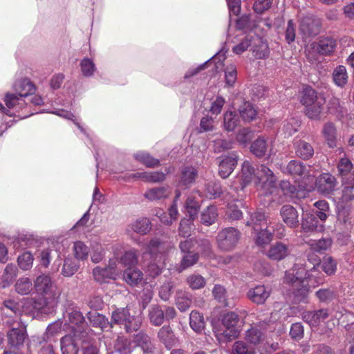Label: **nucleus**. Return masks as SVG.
Wrapping results in <instances>:
<instances>
[{
  "instance_id": "nucleus-29",
  "label": "nucleus",
  "mask_w": 354,
  "mask_h": 354,
  "mask_svg": "<svg viewBox=\"0 0 354 354\" xmlns=\"http://www.w3.org/2000/svg\"><path fill=\"white\" fill-rule=\"evenodd\" d=\"M239 113L236 111L227 112L224 115V126L227 131H234L240 123V117L243 115V111L240 109Z\"/></svg>"
},
{
  "instance_id": "nucleus-22",
  "label": "nucleus",
  "mask_w": 354,
  "mask_h": 354,
  "mask_svg": "<svg viewBox=\"0 0 354 354\" xmlns=\"http://www.w3.org/2000/svg\"><path fill=\"white\" fill-rule=\"evenodd\" d=\"M123 279L129 286H136L142 283L143 273L137 268L129 267L124 272Z\"/></svg>"
},
{
  "instance_id": "nucleus-51",
  "label": "nucleus",
  "mask_w": 354,
  "mask_h": 354,
  "mask_svg": "<svg viewBox=\"0 0 354 354\" xmlns=\"http://www.w3.org/2000/svg\"><path fill=\"white\" fill-rule=\"evenodd\" d=\"M267 219L264 214L255 212L250 215V220L247 221V225L252 224V227L255 231H259L260 228L267 225Z\"/></svg>"
},
{
  "instance_id": "nucleus-46",
  "label": "nucleus",
  "mask_w": 354,
  "mask_h": 354,
  "mask_svg": "<svg viewBox=\"0 0 354 354\" xmlns=\"http://www.w3.org/2000/svg\"><path fill=\"white\" fill-rule=\"evenodd\" d=\"M333 79L335 84L339 86L343 87L348 81V74L346 69L344 66H338L333 72Z\"/></svg>"
},
{
  "instance_id": "nucleus-32",
  "label": "nucleus",
  "mask_w": 354,
  "mask_h": 354,
  "mask_svg": "<svg viewBox=\"0 0 354 354\" xmlns=\"http://www.w3.org/2000/svg\"><path fill=\"white\" fill-rule=\"evenodd\" d=\"M15 90L18 96L23 97L34 93L35 87L29 80L24 79L15 84Z\"/></svg>"
},
{
  "instance_id": "nucleus-10",
  "label": "nucleus",
  "mask_w": 354,
  "mask_h": 354,
  "mask_svg": "<svg viewBox=\"0 0 354 354\" xmlns=\"http://www.w3.org/2000/svg\"><path fill=\"white\" fill-rule=\"evenodd\" d=\"M169 248V243L162 241L158 238L151 239L145 245L146 253H148L154 261L160 259V257H165V254Z\"/></svg>"
},
{
  "instance_id": "nucleus-27",
  "label": "nucleus",
  "mask_w": 354,
  "mask_h": 354,
  "mask_svg": "<svg viewBox=\"0 0 354 354\" xmlns=\"http://www.w3.org/2000/svg\"><path fill=\"white\" fill-rule=\"evenodd\" d=\"M171 194L169 186L154 187L147 190L144 196L149 201H156L167 198Z\"/></svg>"
},
{
  "instance_id": "nucleus-13",
  "label": "nucleus",
  "mask_w": 354,
  "mask_h": 354,
  "mask_svg": "<svg viewBox=\"0 0 354 354\" xmlns=\"http://www.w3.org/2000/svg\"><path fill=\"white\" fill-rule=\"evenodd\" d=\"M30 301L33 308L41 313H50L57 304V297L42 296L41 298H34Z\"/></svg>"
},
{
  "instance_id": "nucleus-30",
  "label": "nucleus",
  "mask_w": 354,
  "mask_h": 354,
  "mask_svg": "<svg viewBox=\"0 0 354 354\" xmlns=\"http://www.w3.org/2000/svg\"><path fill=\"white\" fill-rule=\"evenodd\" d=\"M205 194L209 199L218 198L223 194V189L220 182L211 180L205 185Z\"/></svg>"
},
{
  "instance_id": "nucleus-36",
  "label": "nucleus",
  "mask_w": 354,
  "mask_h": 354,
  "mask_svg": "<svg viewBox=\"0 0 354 354\" xmlns=\"http://www.w3.org/2000/svg\"><path fill=\"white\" fill-rule=\"evenodd\" d=\"M133 157L148 168H155L160 165V160L153 158L147 152H138L133 155Z\"/></svg>"
},
{
  "instance_id": "nucleus-41",
  "label": "nucleus",
  "mask_w": 354,
  "mask_h": 354,
  "mask_svg": "<svg viewBox=\"0 0 354 354\" xmlns=\"http://www.w3.org/2000/svg\"><path fill=\"white\" fill-rule=\"evenodd\" d=\"M113 347L115 351L120 354H130L133 351L131 341L124 337H118Z\"/></svg>"
},
{
  "instance_id": "nucleus-12",
  "label": "nucleus",
  "mask_w": 354,
  "mask_h": 354,
  "mask_svg": "<svg viewBox=\"0 0 354 354\" xmlns=\"http://www.w3.org/2000/svg\"><path fill=\"white\" fill-rule=\"evenodd\" d=\"M261 173L259 182L261 183V187L265 190V194L272 193V189L277 186V178L273 172L266 166L261 165L259 171Z\"/></svg>"
},
{
  "instance_id": "nucleus-23",
  "label": "nucleus",
  "mask_w": 354,
  "mask_h": 354,
  "mask_svg": "<svg viewBox=\"0 0 354 354\" xmlns=\"http://www.w3.org/2000/svg\"><path fill=\"white\" fill-rule=\"evenodd\" d=\"M175 298L176 305L180 312H185L191 307L193 298L191 293L178 290L176 291Z\"/></svg>"
},
{
  "instance_id": "nucleus-1",
  "label": "nucleus",
  "mask_w": 354,
  "mask_h": 354,
  "mask_svg": "<svg viewBox=\"0 0 354 354\" xmlns=\"http://www.w3.org/2000/svg\"><path fill=\"white\" fill-rule=\"evenodd\" d=\"M3 326L6 328V337L8 346L21 348L28 338L26 325L21 319L6 318L3 319Z\"/></svg>"
},
{
  "instance_id": "nucleus-50",
  "label": "nucleus",
  "mask_w": 354,
  "mask_h": 354,
  "mask_svg": "<svg viewBox=\"0 0 354 354\" xmlns=\"http://www.w3.org/2000/svg\"><path fill=\"white\" fill-rule=\"evenodd\" d=\"M268 145L266 141L263 138H258L255 140L250 146V151L257 157L261 158L266 155L267 151Z\"/></svg>"
},
{
  "instance_id": "nucleus-40",
  "label": "nucleus",
  "mask_w": 354,
  "mask_h": 354,
  "mask_svg": "<svg viewBox=\"0 0 354 354\" xmlns=\"http://www.w3.org/2000/svg\"><path fill=\"white\" fill-rule=\"evenodd\" d=\"M186 209V216H189V219L194 221L197 216L200 209L198 202L193 197L189 196L185 203Z\"/></svg>"
},
{
  "instance_id": "nucleus-15",
  "label": "nucleus",
  "mask_w": 354,
  "mask_h": 354,
  "mask_svg": "<svg viewBox=\"0 0 354 354\" xmlns=\"http://www.w3.org/2000/svg\"><path fill=\"white\" fill-rule=\"evenodd\" d=\"M336 178L330 174H323L316 180L318 192L324 194H330L335 190Z\"/></svg>"
},
{
  "instance_id": "nucleus-34",
  "label": "nucleus",
  "mask_w": 354,
  "mask_h": 354,
  "mask_svg": "<svg viewBox=\"0 0 354 354\" xmlns=\"http://www.w3.org/2000/svg\"><path fill=\"white\" fill-rule=\"evenodd\" d=\"M60 344L62 354H78V346L71 335H65L61 338Z\"/></svg>"
},
{
  "instance_id": "nucleus-37",
  "label": "nucleus",
  "mask_w": 354,
  "mask_h": 354,
  "mask_svg": "<svg viewBox=\"0 0 354 354\" xmlns=\"http://www.w3.org/2000/svg\"><path fill=\"white\" fill-rule=\"evenodd\" d=\"M189 325L195 332L201 333L205 326L203 315L196 310H192L189 315Z\"/></svg>"
},
{
  "instance_id": "nucleus-44",
  "label": "nucleus",
  "mask_w": 354,
  "mask_h": 354,
  "mask_svg": "<svg viewBox=\"0 0 354 354\" xmlns=\"http://www.w3.org/2000/svg\"><path fill=\"white\" fill-rule=\"evenodd\" d=\"M129 315V309L127 308H117L113 311L110 322L111 323V328L113 327V324L123 325Z\"/></svg>"
},
{
  "instance_id": "nucleus-14",
  "label": "nucleus",
  "mask_w": 354,
  "mask_h": 354,
  "mask_svg": "<svg viewBox=\"0 0 354 354\" xmlns=\"http://www.w3.org/2000/svg\"><path fill=\"white\" fill-rule=\"evenodd\" d=\"M280 215L283 221L291 228H296L299 225V213L290 205H284L280 209Z\"/></svg>"
},
{
  "instance_id": "nucleus-33",
  "label": "nucleus",
  "mask_w": 354,
  "mask_h": 354,
  "mask_svg": "<svg viewBox=\"0 0 354 354\" xmlns=\"http://www.w3.org/2000/svg\"><path fill=\"white\" fill-rule=\"evenodd\" d=\"M308 288L303 283L294 286L291 293L292 301L295 304L308 302Z\"/></svg>"
},
{
  "instance_id": "nucleus-61",
  "label": "nucleus",
  "mask_w": 354,
  "mask_h": 354,
  "mask_svg": "<svg viewBox=\"0 0 354 354\" xmlns=\"http://www.w3.org/2000/svg\"><path fill=\"white\" fill-rule=\"evenodd\" d=\"M138 262V254L135 250L126 251L120 257V263L124 266L131 267Z\"/></svg>"
},
{
  "instance_id": "nucleus-3",
  "label": "nucleus",
  "mask_w": 354,
  "mask_h": 354,
  "mask_svg": "<svg viewBox=\"0 0 354 354\" xmlns=\"http://www.w3.org/2000/svg\"><path fill=\"white\" fill-rule=\"evenodd\" d=\"M68 322L71 324V332L77 338H82L88 335V326L82 313L77 308L67 310Z\"/></svg>"
},
{
  "instance_id": "nucleus-20",
  "label": "nucleus",
  "mask_w": 354,
  "mask_h": 354,
  "mask_svg": "<svg viewBox=\"0 0 354 354\" xmlns=\"http://www.w3.org/2000/svg\"><path fill=\"white\" fill-rule=\"evenodd\" d=\"M322 133L329 147L335 148L337 147V131L334 123L331 122L325 123L323 126Z\"/></svg>"
},
{
  "instance_id": "nucleus-4",
  "label": "nucleus",
  "mask_w": 354,
  "mask_h": 354,
  "mask_svg": "<svg viewBox=\"0 0 354 354\" xmlns=\"http://www.w3.org/2000/svg\"><path fill=\"white\" fill-rule=\"evenodd\" d=\"M241 238V232L234 227H227L221 230L216 236L218 248L225 252L235 248Z\"/></svg>"
},
{
  "instance_id": "nucleus-62",
  "label": "nucleus",
  "mask_w": 354,
  "mask_h": 354,
  "mask_svg": "<svg viewBox=\"0 0 354 354\" xmlns=\"http://www.w3.org/2000/svg\"><path fill=\"white\" fill-rule=\"evenodd\" d=\"M34 258L29 252H26L17 258V263L19 267L23 270H29L33 263Z\"/></svg>"
},
{
  "instance_id": "nucleus-42",
  "label": "nucleus",
  "mask_w": 354,
  "mask_h": 354,
  "mask_svg": "<svg viewBox=\"0 0 354 354\" xmlns=\"http://www.w3.org/2000/svg\"><path fill=\"white\" fill-rule=\"evenodd\" d=\"M93 276L95 281L98 283H104L106 279H115L116 277L106 267L100 268L95 267L93 270Z\"/></svg>"
},
{
  "instance_id": "nucleus-24",
  "label": "nucleus",
  "mask_w": 354,
  "mask_h": 354,
  "mask_svg": "<svg viewBox=\"0 0 354 354\" xmlns=\"http://www.w3.org/2000/svg\"><path fill=\"white\" fill-rule=\"evenodd\" d=\"M236 164L237 160L235 156L223 158L219 163L218 174L220 176L223 178H227Z\"/></svg>"
},
{
  "instance_id": "nucleus-18",
  "label": "nucleus",
  "mask_w": 354,
  "mask_h": 354,
  "mask_svg": "<svg viewBox=\"0 0 354 354\" xmlns=\"http://www.w3.org/2000/svg\"><path fill=\"white\" fill-rule=\"evenodd\" d=\"M308 257H317V256L312 253L309 254ZM315 263L314 264L313 268H315V266H320L322 270L329 276L335 273L337 270V261L331 256L326 255L323 257L322 261L319 258H315Z\"/></svg>"
},
{
  "instance_id": "nucleus-6",
  "label": "nucleus",
  "mask_w": 354,
  "mask_h": 354,
  "mask_svg": "<svg viewBox=\"0 0 354 354\" xmlns=\"http://www.w3.org/2000/svg\"><path fill=\"white\" fill-rule=\"evenodd\" d=\"M25 304H20L18 301L13 299H6L1 304L0 311L3 315V319L6 318H15L17 317V320L21 319V316L24 314H28L25 310Z\"/></svg>"
},
{
  "instance_id": "nucleus-8",
  "label": "nucleus",
  "mask_w": 354,
  "mask_h": 354,
  "mask_svg": "<svg viewBox=\"0 0 354 354\" xmlns=\"http://www.w3.org/2000/svg\"><path fill=\"white\" fill-rule=\"evenodd\" d=\"M283 173L293 176H299L308 180H313L314 176L310 174V166L298 160H290L281 168Z\"/></svg>"
},
{
  "instance_id": "nucleus-7",
  "label": "nucleus",
  "mask_w": 354,
  "mask_h": 354,
  "mask_svg": "<svg viewBox=\"0 0 354 354\" xmlns=\"http://www.w3.org/2000/svg\"><path fill=\"white\" fill-rule=\"evenodd\" d=\"M321 28V19L314 15H306L300 20L299 31L304 37L316 36L320 32Z\"/></svg>"
},
{
  "instance_id": "nucleus-55",
  "label": "nucleus",
  "mask_w": 354,
  "mask_h": 354,
  "mask_svg": "<svg viewBox=\"0 0 354 354\" xmlns=\"http://www.w3.org/2000/svg\"><path fill=\"white\" fill-rule=\"evenodd\" d=\"M315 296L322 303H330L335 299L336 294L331 288H320L315 292Z\"/></svg>"
},
{
  "instance_id": "nucleus-58",
  "label": "nucleus",
  "mask_w": 354,
  "mask_h": 354,
  "mask_svg": "<svg viewBox=\"0 0 354 354\" xmlns=\"http://www.w3.org/2000/svg\"><path fill=\"white\" fill-rule=\"evenodd\" d=\"M159 339L164 343L166 346L171 345L174 340V332L169 325L163 326L158 333Z\"/></svg>"
},
{
  "instance_id": "nucleus-45",
  "label": "nucleus",
  "mask_w": 354,
  "mask_h": 354,
  "mask_svg": "<svg viewBox=\"0 0 354 354\" xmlns=\"http://www.w3.org/2000/svg\"><path fill=\"white\" fill-rule=\"evenodd\" d=\"M318 226V220L314 214H304L301 221V227L306 232H313L317 229Z\"/></svg>"
},
{
  "instance_id": "nucleus-56",
  "label": "nucleus",
  "mask_w": 354,
  "mask_h": 354,
  "mask_svg": "<svg viewBox=\"0 0 354 354\" xmlns=\"http://www.w3.org/2000/svg\"><path fill=\"white\" fill-rule=\"evenodd\" d=\"M212 294L214 299L223 307H230L226 297V290L223 286L221 285H215L213 288Z\"/></svg>"
},
{
  "instance_id": "nucleus-28",
  "label": "nucleus",
  "mask_w": 354,
  "mask_h": 354,
  "mask_svg": "<svg viewBox=\"0 0 354 354\" xmlns=\"http://www.w3.org/2000/svg\"><path fill=\"white\" fill-rule=\"evenodd\" d=\"M62 322L59 319L49 324L43 336V339L46 342H55V337L62 333Z\"/></svg>"
},
{
  "instance_id": "nucleus-21",
  "label": "nucleus",
  "mask_w": 354,
  "mask_h": 354,
  "mask_svg": "<svg viewBox=\"0 0 354 354\" xmlns=\"http://www.w3.org/2000/svg\"><path fill=\"white\" fill-rule=\"evenodd\" d=\"M294 147L297 156L302 160H308L314 155V148L305 140H299L295 142Z\"/></svg>"
},
{
  "instance_id": "nucleus-63",
  "label": "nucleus",
  "mask_w": 354,
  "mask_h": 354,
  "mask_svg": "<svg viewBox=\"0 0 354 354\" xmlns=\"http://www.w3.org/2000/svg\"><path fill=\"white\" fill-rule=\"evenodd\" d=\"M79 265L77 262L71 259H66L62 270V274L66 277H71L78 270Z\"/></svg>"
},
{
  "instance_id": "nucleus-26",
  "label": "nucleus",
  "mask_w": 354,
  "mask_h": 354,
  "mask_svg": "<svg viewBox=\"0 0 354 354\" xmlns=\"http://www.w3.org/2000/svg\"><path fill=\"white\" fill-rule=\"evenodd\" d=\"M198 176V170L192 166H186L181 170L180 184L185 187H189L195 182Z\"/></svg>"
},
{
  "instance_id": "nucleus-59",
  "label": "nucleus",
  "mask_w": 354,
  "mask_h": 354,
  "mask_svg": "<svg viewBox=\"0 0 354 354\" xmlns=\"http://www.w3.org/2000/svg\"><path fill=\"white\" fill-rule=\"evenodd\" d=\"M186 282L192 290H198L205 287L206 281L200 274H193L187 277Z\"/></svg>"
},
{
  "instance_id": "nucleus-19",
  "label": "nucleus",
  "mask_w": 354,
  "mask_h": 354,
  "mask_svg": "<svg viewBox=\"0 0 354 354\" xmlns=\"http://www.w3.org/2000/svg\"><path fill=\"white\" fill-rule=\"evenodd\" d=\"M329 316L328 310L322 308L318 310L307 311L303 313L302 319L311 326H317Z\"/></svg>"
},
{
  "instance_id": "nucleus-5",
  "label": "nucleus",
  "mask_w": 354,
  "mask_h": 354,
  "mask_svg": "<svg viewBox=\"0 0 354 354\" xmlns=\"http://www.w3.org/2000/svg\"><path fill=\"white\" fill-rule=\"evenodd\" d=\"M33 288L37 293L42 296L57 297L56 284L49 274H41L39 275L34 280Z\"/></svg>"
},
{
  "instance_id": "nucleus-57",
  "label": "nucleus",
  "mask_w": 354,
  "mask_h": 354,
  "mask_svg": "<svg viewBox=\"0 0 354 354\" xmlns=\"http://www.w3.org/2000/svg\"><path fill=\"white\" fill-rule=\"evenodd\" d=\"M265 227V228H260L259 231H257L258 233L256 239V243L259 246H264L272 240V232L268 229L267 225Z\"/></svg>"
},
{
  "instance_id": "nucleus-47",
  "label": "nucleus",
  "mask_w": 354,
  "mask_h": 354,
  "mask_svg": "<svg viewBox=\"0 0 354 354\" xmlns=\"http://www.w3.org/2000/svg\"><path fill=\"white\" fill-rule=\"evenodd\" d=\"M319 100H322V99L318 98L316 91L312 87L306 86L304 88L300 100L304 106L312 105Z\"/></svg>"
},
{
  "instance_id": "nucleus-16",
  "label": "nucleus",
  "mask_w": 354,
  "mask_h": 354,
  "mask_svg": "<svg viewBox=\"0 0 354 354\" xmlns=\"http://www.w3.org/2000/svg\"><path fill=\"white\" fill-rule=\"evenodd\" d=\"M290 253V250L288 245L278 241L270 245L266 255L272 260L280 261L288 257Z\"/></svg>"
},
{
  "instance_id": "nucleus-35",
  "label": "nucleus",
  "mask_w": 354,
  "mask_h": 354,
  "mask_svg": "<svg viewBox=\"0 0 354 354\" xmlns=\"http://www.w3.org/2000/svg\"><path fill=\"white\" fill-rule=\"evenodd\" d=\"M336 45V41L333 38L324 37L319 41L317 50L319 54L329 55L334 51Z\"/></svg>"
},
{
  "instance_id": "nucleus-11",
  "label": "nucleus",
  "mask_w": 354,
  "mask_h": 354,
  "mask_svg": "<svg viewBox=\"0 0 354 354\" xmlns=\"http://www.w3.org/2000/svg\"><path fill=\"white\" fill-rule=\"evenodd\" d=\"M238 322V315L234 312H229L223 315L221 322L226 330L223 332L222 335L226 340L230 341L239 336V332L234 329Z\"/></svg>"
},
{
  "instance_id": "nucleus-9",
  "label": "nucleus",
  "mask_w": 354,
  "mask_h": 354,
  "mask_svg": "<svg viewBox=\"0 0 354 354\" xmlns=\"http://www.w3.org/2000/svg\"><path fill=\"white\" fill-rule=\"evenodd\" d=\"M249 47H250L249 50L252 51V55L256 59H266L269 55L270 50L266 40L258 35L251 37L249 44H247L245 47V50Z\"/></svg>"
},
{
  "instance_id": "nucleus-31",
  "label": "nucleus",
  "mask_w": 354,
  "mask_h": 354,
  "mask_svg": "<svg viewBox=\"0 0 354 354\" xmlns=\"http://www.w3.org/2000/svg\"><path fill=\"white\" fill-rule=\"evenodd\" d=\"M327 111L338 119H341L346 113V109L341 104L339 99L332 97L327 103Z\"/></svg>"
},
{
  "instance_id": "nucleus-53",
  "label": "nucleus",
  "mask_w": 354,
  "mask_h": 354,
  "mask_svg": "<svg viewBox=\"0 0 354 354\" xmlns=\"http://www.w3.org/2000/svg\"><path fill=\"white\" fill-rule=\"evenodd\" d=\"M324 102L325 100L322 99V100H319L316 103L312 104V105L306 106L304 110L306 115L310 119H319Z\"/></svg>"
},
{
  "instance_id": "nucleus-17",
  "label": "nucleus",
  "mask_w": 354,
  "mask_h": 354,
  "mask_svg": "<svg viewBox=\"0 0 354 354\" xmlns=\"http://www.w3.org/2000/svg\"><path fill=\"white\" fill-rule=\"evenodd\" d=\"M86 317L93 327L99 328L102 332L111 328V323L102 314L96 311H89L86 313Z\"/></svg>"
},
{
  "instance_id": "nucleus-25",
  "label": "nucleus",
  "mask_w": 354,
  "mask_h": 354,
  "mask_svg": "<svg viewBox=\"0 0 354 354\" xmlns=\"http://www.w3.org/2000/svg\"><path fill=\"white\" fill-rule=\"evenodd\" d=\"M247 295L252 302L261 304L268 299L270 292L266 290L264 286H258L250 290Z\"/></svg>"
},
{
  "instance_id": "nucleus-48",
  "label": "nucleus",
  "mask_w": 354,
  "mask_h": 354,
  "mask_svg": "<svg viewBox=\"0 0 354 354\" xmlns=\"http://www.w3.org/2000/svg\"><path fill=\"white\" fill-rule=\"evenodd\" d=\"M17 268L12 263L8 264L2 274L3 287H6L12 283L17 277Z\"/></svg>"
},
{
  "instance_id": "nucleus-52",
  "label": "nucleus",
  "mask_w": 354,
  "mask_h": 354,
  "mask_svg": "<svg viewBox=\"0 0 354 354\" xmlns=\"http://www.w3.org/2000/svg\"><path fill=\"white\" fill-rule=\"evenodd\" d=\"M16 292L21 295H27L30 293L32 288V283L29 278H20L15 285Z\"/></svg>"
},
{
  "instance_id": "nucleus-49",
  "label": "nucleus",
  "mask_w": 354,
  "mask_h": 354,
  "mask_svg": "<svg viewBox=\"0 0 354 354\" xmlns=\"http://www.w3.org/2000/svg\"><path fill=\"white\" fill-rule=\"evenodd\" d=\"M198 252H188L185 254L177 268L178 272H181L185 269L194 266L198 261Z\"/></svg>"
},
{
  "instance_id": "nucleus-2",
  "label": "nucleus",
  "mask_w": 354,
  "mask_h": 354,
  "mask_svg": "<svg viewBox=\"0 0 354 354\" xmlns=\"http://www.w3.org/2000/svg\"><path fill=\"white\" fill-rule=\"evenodd\" d=\"M177 316V312L174 307L171 306H161L160 304H151L147 311V318L151 325L160 326L165 321L170 322Z\"/></svg>"
},
{
  "instance_id": "nucleus-43",
  "label": "nucleus",
  "mask_w": 354,
  "mask_h": 354,
  "mask_svg": "<svg viewBox=\"0 0 354 354\" xmlns=\"http://www.w3.org/2000/svg\"><path fill=\"white\" fill-rule=\"evenodd\" d=\"M165 261V257H160L156 261L153 259L147 267V273L153 278L160 275L164 268Z\"/></svg>"
},
{
  "instance_id": "nucleus-39",
  "label": "nucleus",
  "mask_w": 354,
  "mask_h": 354,
  "mask_svg": "<svg viewBox=\"0 0 354 354\" xmlns=\"http://www.w3.org/2000/svg\"><path fill=\"white\" fill-rule=\"evenodd\" d=\"M134 342L138 346L142 348L144 353H152L154 347L148 335L144 333H139L136 335Z\"/></svg>"
},
{
  "instance_id": "nucleus-64",
  "label": "nucleus",
  "mask_w": 354,
  "mask_h": 354,
  "mask_svg": "<svg viewBox=\"0 0 354 354\" xmlns=\"http://www.w3.org/2000/svg\"><path fill=\"white\" fill-rule=\"evenodd\" d=\"M123 325L127 333H131L139 329L141 325V319L138 317L129 315Z\"/></svg>"
},
{
  "instance_id": "nucleus-38",
  "label": "nucleus",
  "mask_w": 354,
  "mask_h": 354,
  "mask_svg": "<svg viewBox=\"0 0 354 354\" xmlns=\"http://www.w3.org/2000/svg\"><path fill=\"white\" fill-rule=\"evenodd\" d=\"M218 218L217 208L214 205L208 206L201 214V222L209 226L215 223Z\"/></svg>"
},
{
  "instance_id": "nucleus-60",
  "label": "nucleus",
  "mask_w": 354,
  "mask_h": 354,
  "mask_svg": "<svg viewBox=\"0 0 354 354\" xmlns=\"http://www.w3.org/2000/svg\"><path fill=\"white\" fill-rule=\"evenodd\" d=\"M174 288V283L172 281H167L163 283L158 290V295L161 300L167 301L169 300Z\"/></svg>"
},
{
  "instance_id": "nucleus-54",
  "label": "nucleus",
  "mask_w": 354,
  "mask_h": 354,
  "mask_svg": "<svg viewBox=\"0 0 354 354\" xmlns=\"http://www.w3.org/2000/svg\"><path fill=\"white\" fill-rule=\"evenodd\" d=\"M306 271L304 269L301 272H297L296 274L292 272H286L284 277V282L292 284V288L304 283L303 279L305 278Z\"/></svg>"
}]
</instances>
